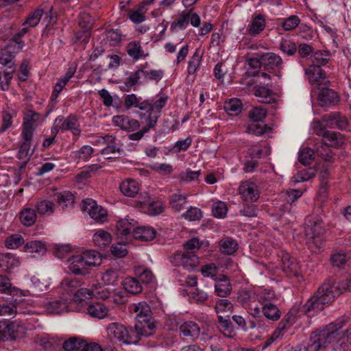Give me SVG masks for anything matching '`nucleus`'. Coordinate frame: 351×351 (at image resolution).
Masks as SVG:
<instances>
[{"label": "nucleus", "mask_w": 351, "mask_h": 351, "mask_svg": "<svg viewBox=\"0 0 351 351\" xmlns=\"http://www.w3.org/2000/svg\"><path fill=\"white\" fill-rule=\"evenodd\" d=\"M40 114L35 111L29 110L23 119L21 134H28L33 136L34 131V124L40 119Z\"/></svg>", "instance_id": "5701e85b"}, {"label": "nucleus", "mask_w": 351, "mask_h": 351, "mask_svg": "<svg viewBox=\"0 0 351 351\" xmlns=\"http://www.w3.org/2000/svg\"><path fill=\"white\" fill-rule=\"evenodd\" d=\"M219 251L226 255H232L238 250L237 241L229 237H223L218 243Z\"/></svg>", "instance_id": "b1692460"}, {"label": "nucleus", "mask_w": 351, "mask_h": 351, "mask_svg": "<svg viewBox=\"0 0 351 351\" xmlns=\"http://www.w3.org/2000/svg\"><path fill=\"white\" fill-rule=\"evenodd\" d=\"M348 260V254L343 250H335L332 252L330 257V262L332 266L339 269L345 268Z\"/></svg>", "instance_id": "393cba45"}, {"label": "nucleus", "mask_w": 351, "mask_h": 351, "mask_svg": "<svg viewBox=\"0 0 351 351\" xmlns=\"http://www.w3.org/2000/svg\"><path fill=\"white\" fill-rule=\"evenodd\" d=\"M314 152L313 149L305 147L301 149L299 152L298 160L304 165H308L311 163L313 157Z\"/></svg>", "instance_id": "69168bd1"}, {"label": "nucleus", "mask_w": 351, "mask_h": 351, "mask_svg": "<svg viewBox=\"0 0 351 351\" xmlns=\"http://www.w3.org/2000/svg\"><path fill=\"white\" fill-rule=\"evenodd\" d=\"M54 204L51 201L42 200L38 202L36 205V210L40 215H51L54 212Z\"/></svg>", "instance_id": "bf43d9fd"}, {"label": "nucleus", "mask_w": 351, "mask_h": 351, "mask_svg": "<svg viewBox=\"0 0 351 351\" xmlns=\"http://www.w3.org/2000/svg\"><path fill=\"white\" fill-rule=\"evenodd\" d=\"M279 49L283 53L289 56H293L297 51L295 43L287 39H282Z\"/></svg>", "instance_id": "4d7b16f0"}, {"label": "nucleus", "mask_w": 351, "mask_h": 351, "mask_svg": "<svg viewBox=\"0 0 351 351\" xmlns=\"http://www.w3.org/2000/svg\"><path fill=\"white\" fill-rule=\"evenodd\" d=\"M202 58V53H201L199 49H197L188 63L187 71L189 75L195 73L200 65Z\"/></svg>", "instance_id": "8fccbe9b"}, {"label": "nucleus", "mask_w": 351, "mask_h": 351, "mask_svg": "<svg viewBox=\"0 0 351 351\" xmlns=\"http://www.w3.org/2000/svg\"><path fill=\"white\" fill-rule=\"evenodd\" d=\"M156 237V231L151 227H136L134 230V238L141 241H152Z\"/></svg>", "instance_id": "cd10ccee"}, {"label": "nucleus", "mask_w": 351, "mask_h": 351, "mask_svg": "<svg viewBox=\"0 0 351 351\" xmlns=\"http://www.w3.org/2000/svg\"><path fill=\"white\" fill-rule=\"evenodd\" d=\"M322 134H320L324 138H327L330 142V146L334 147H340L341 145L344 143V138L343 136L337 132H332V131H324V130Z\"/></svg>", "instance_id": "37998d69"}, {"label": "nucleus", "mask_w": 351, "mask_h": 351, "mask_svg": "<svg viewBox=\"0 0 351 351\" xmlns=\"http://www.w3.org/2000/svg\"><path fill=\"white\" fill-rule=\"evenodd\" d=\"M126 51L129 56L135 61L145 56L140 41L129 43L126 46Z\"/></svg>", "instance_id": "c9c22d12"}, {"label": "nucleus", "mask_w": 351, "mask_h": 351, "mask_svg": "<svg viewBox=\"0 0 351 351\" xmlns=\"http://www.w3.org/2000/svg\"><path fill=\"white\" fill-rule=\"evenodd\" d=\"M193 10V9H190L188 12H182L180 16V18L173 21L171 25V31L174 32L177 27H180L181 29H184L186 28L189 24V20L190 17V13Z\"/></svg>", "instance_id": "603ef678"}, {"label": "nucleus", "mask_w": 351, "mask_h": 351, "mask_svg": "<svg viewBox=\"0 0 351 351\" xmlns=\"http://www.w3.org/2000/svg\"><path fill=\"white\" fill-rule=\"evenodd\" d=\"M82 211H87L89 216L97 222L103 223L107 219V211L93 199H84L81 206Z\"/></svg>", "instance_id": "0eeeda50"}, {"label": "nucleus", "mask_w": 351, "mask_h": 351, "mask_svg": "<svg viewBox=\"0 0 351 351\" xmlns=\"http://www.w3.org/2000/svg\"><path fill=\"white\" fill-rule=\"evenodd\" d=\"M107 331L110 337L127 344L136 343L142 337L134 326L126 328L119 323H111L107 327Z\"/></svg>", "instance_id": "20e7f679"}, {"label": "nucleus", "mask_w": 351, "mask_h": 351, "mask_svg": "<svg viewBox=\"0 0 351 351\" xmlns=\"http://www.w3.org/2000/svg\"><path fill=\"white\" fill-rule=\"evenodd\" d=\"M134 311L136 313V322L135 328L142 337L153 335L156 331V322L152 316L150 306L146 302H141L134 306Z\"/></svg>", "instance_id": "f03ea898"}, {"label": "nucleus", "mask_w": 351, "mask_h": 351, "mask_svg": "<svg viewBox=\"0 0 351 351\" xmlns=\"http://www.w3.org/2000/svg\"><path fill=\"white\" fill-rule=\"evenodd\" d=\"M96 254L94 251L84 254V255L73 256L69 259V270L78 275H86L89 273V267L95 266L98 263L95 261Z\"/></svg>", "instance_id": "423d86ee"}, {"label": "nucleus", "mask_w": 351, "mask_h": 351, "mask_svg": "<svg viewBox=\"0 0 351 351\" xmlns=\"http://www.w3.org/2000/svg\"><path fill=\"white\" fill-rule=\"evenodd\" d=\"M21 136L23 141L19 146L17 154V158L19 160L29 158V148L33 138V136H29L28 134H21Z\"/></svg>", "instance_id": "79ce46f5"}, {"label": "nucleus", "mask_w": 351, "mask_h": 351, "mask_svg": "<svg viewBox=\"0 0 351 351\" xmlns=\"http://www.w3.org/2000/svg\"><path fill=\"white\" fill-rule=\"evenodd\" d=\"M263 69L269 73H279L284 65L282 58L272 52L262 53Z\"/></svg>", "instance_id": "9b49d317"}, {"label": "nucleus", "mask_w": 351, "mask_h": 351, "mask_svg": "<svg viewBox=\"0 0 351 351\" xmlns=\"http://www.w3.org/2000/svg\"><path fill=\"white\" fill-rule=\"evenodd\" d=\"M158 119V116H154L153 118H150V120L145 126L142 128L141 130L136 132L129 134L128 138L132 141H139L143 137L145 134L149 132L151 129L156 126Z\"/></svg>", "instance_id": "e433bc0d"}, {"label": "nucleus", "mask_w": 351, "mask_h": 351, "mask_svg": "<svg viewBox=\"0 0 351 351\" xmlns=\"http://www.w3.org/2000/svg\"><path fill=\"white\" fill-rule=\"evenodd\" d=\"M330 284L325 281L317 289L316 293L308 300L302 307L303 312L308 316H313L315 313L324 309L326 306L331 304L337 298Z\"/></svg>", "instance_id": "f257e3e1"}, {"label": "nucleus", "mask_w": 351, "mask_h": 351, "mask_svg": "<svg viewBox=\"0 0 351 351\" xmlns=\"http://www.w3.org/2000/svg\"><path fill=\"white\" fill-rule=\"evenodd\" d=\"M26 332V327L20 321H0V342L23 338Z\"/></svg>", "instance_id": "39448f33"}, {"label": "nucleus", "mask_w": 351, "mask_h": 351, "mask_svg": "<svg viewBox=\"0 0 351 351\" xmlns=\"http://www.w3.org/2000/svg\"><path fill=\"white\" fill-rule=\"evenodd\" d=\"M135 274L138 277L137 278L143 284H149L154 280V274L152 271L143 267H138L134 269Z\"/></svg>", "instance_id": "49530a36"}, {"label": "nucleus", "mask_w": 351, "mask_h": 351, "mask_svg": "<svg viewBox=\"0 0 351 351\" xmlns=\"http://www.w3.org/2000/svg\"><path fill=\"white\" fill-rule=\"evenodd\" d=\"M301 20L296 15H291L284 19L281 26L285 31H292L300 23Z\"/></svg>", "instance_id": "0e129e2a"}, {"label": "nucleus", "mask_w": 351, "mask_h": 351, "mask_svg": "<svg viewBox=\"0 0 351 351\" xmlns=\"http://www.w3.org/2000/svg\"><path fill=\"white\" fill-rule=\"evenodd\" d=\"M102 138L105 141L106 143H108L109 145L101 150V154L105 156H109L117 152H120V147L116 145L115 144V136L107 134L104 137H102Z\"/></svg>", "instance_id": "de8ad7c7"}, {"label": "nucleus", "mask_w": 351, "mask_h": 351, "mask_svg": "<svg viewBox=\"0 0 351 351\" xmlns=\"http://www.w3.org/2000/svg\"><path fill=\"white\" fill-rule=\"evenodd\" d=\"M239 192L243 200L245 202H256L260 197L257 185L252 182L245 181L239 187Z\"/></svg>", "instance_id": "4468645a"}, {"label": "nucleus", "mask_w": 351, "mask_h": 351, "mask_svg": "<svg viewBox=\"0 0 351 351\" xmlns=\"http://www.w3.org/2000/svg\"><path fill=\"white\" fill-rule=\"evenodd\" d=\"M217 319L219 330L225 337L234 338L236 336V332L234 327L230 319V315H219Z\"/></svg>", "instance_id": "aec40b11"}, {"label": "nucleus", "mask_w": 351, "mask_h": 351, "mask_svg": "<svg viewBox=\"0 0 351 351\" xmlns=\"http://www.w3.org/2000/svg\"><path fill=\"white\" fill-rule=\"evenodd\" d=\"M322 130L326 127L345 130L349 126L347 118L339 112H332L330 114H324L322 117Z\"/></svg>", "instance_id": "6e6552de"}, {"label": "nucleus", "mask_w": 351, "mask_h": 351, "mask_svg": "<svg viewBox=\"0 0 351 351\" xmlns=\"http://www.w3.org/2000/svg\"><path fill=\"white\" fill-rule=\"evenodd\" d=\"M324 232V223L320 217H309L307 219L305 234L306 237L312 239L317 245H318V242L321 244V241L317 239H319V236L323 234Z\"/></svg>", "instance_id": "9d476101"}, {"label": "nucleus", "mask_w": 351, "mask_h": 351, "mask_svg": "<svg viewBox=\"0 0 351 351\" xmlns=\"http://www.w3.org/2000/svg\"><path fill=\"white\" fill-rule=\"evenodd\" d=\"M86 346V341L77 337H71L63 343L64 351H82Z\"/></svg>", "instance_id": "f704fd0d"}, {"label": "nucleus", "mask_w": 351, "mask_h": 351, "mask_svg": "<svg viewBox=\"0 0 351 351\" xmlns=\"http://www.w3.org/2000/svg\"><path fill=\"white\" fill-rule=\"evenodd\" d=\"M19 51H16V48L12 44L6 45L0 51V64L7 66L8 68H13L14 63L13 59L14 54Z\"/></svg>", "instance_id": "412c9836"}, {"label": "nucleus", "mask_w": 351, "mask_h": 351, "mask_svg": "<svg viewBox=\"0 0 351 351\" xmlns=\"http://www.w3.org/2000/svg\"><path fill=\"white\" fill-rule=\"evenodd\" d=\"M180 332L184 337L194 341L197 339L200 335V328L199 325L193 321L184 322L180 326Z\"/></svg>", "instance_id": "4be33fe9"}, {"label": "nucleus", "mask_w": 351, "mask_h": 351, "mask_svg": "<svg viewBox=\"0 0 351 351\" xmlns=\"http://www.w3.org/2000/svg\"><path fill=\"white\" fill-rule=\"evenodd\" d=\"M255 95L260 98L259 101L264 104H271L274 101L272 91L266 87H259L256 90Z\"/></svg>", "instance_id": "864d4df0"}, {"label": "nucleus", "mask_w": 351, "mask_h": 351, "mask_svg": "<svg viewBox=\"0 0 351 351\" xmlns=\"http://www.w3.org/2000/svg\"><path fill=\"white\" fill-rule=\"evenodd\" d=\"M54 196L56 197L57 203L62 208V209L73 207L75 197L71 192L65 191L60 193H56Z\"/></svg>", "instance_id": "c85d7f7f"}, {"label": "nucleus", "mask_w": 351, "mask_h": 351, "mask_svg": "<svg viewBox=\"0 0 351 351\" xmlns=\"http://www.w3.org/2000/svg\"><path fill=\"white\" fill-rule=\"evenodd\" d=\"M329 86H322L317 88L320 91L318 95V101L320 106L336 105L339 101V95L334 90L329 88Z\"/></svg>", "instance_id": "2eb2a0df"}, {"label": "nucleus", "mask_w": 351, "mask_h": 351, "mask_svg": "<svg viewBox=\"0 0 351 351\" xmlns=\"http://www.w3.org/2000/svg\"><path fill=\"white\" fill-rule=\"evenodd\" d=\"M341 328V324L333 323V329L337 335L332 342V351H348L351 348V337L346 330L340 335L339 330Z\"/></svg>", "instance_id": "f8f14e48"}, {"label": "nucleus", "mask_w": 351, "mask_h": 351, "mask_svg": "<svg viewBox=\"0 0 351 351\" xmlns=\"http://www.w3.org/2000/svg\"><path fill=\"white\" fill-rule=\"evenodd\" d=\"M174 258L189 271L195 269L199 265V258L191 252H178L175 254Z\"/></svg>", "instance_id": "dca6fc26"}, {"label": "nucleus", "mask_w": 351, "mask_h": 351, "mask_svg": "<svg viewBox=\"0 0 351 351\" xmlns=\"http://www.w3.org/2000/svg\"><path fill=\"white\" fill-rule=\"evenodd\" d=\"M104 282L108 285H116L119 280V271L116 269H108L101 277Z\"/></svg>", "instance_id": "052dcab7"}, {"label": "nucleus", "mask_w": 351, "mask_h": 351, "mask_svg": "<svg viewBox=\"0 0 351 351\" xmlns=\"http://www.w3.org/2000/svg\"><path fill=\"white\" fill-rule=\"evenodd\" d=\"M87 313L92 317L98 319L104 318L108 313V308L101 302H95L87 307Z\"/></svg>", "instance_id": "c756f323"}, {"label": "nucleus", "mask_w": 351, "mask_h": 351, "mask_svg": "<svg viewBox=\"0 0 351 351\" xmlns=\"http://www.w3.org/2000/svg\"><path fill=\"white\" fill-rule=\"evenodd\" d=\"M262 313L268 319L278 321L281 316V311L278 306L270 302H266L262 306Z\"/></svg>", "instance_id": "473e14b6"}, {"label": "nucleus", "mask_w": 351, "mask_h": 351, "mask_svg": "<svg viewBox=\"0 0 351 351\" xmlns=\"http://www.w3.org/2000/svg\"><path fill=\"white\" fill-rule=\"evenodd\" d=\"M24 251L27 253H35L40 256L45 254L47 249L45 245L40 241H31L25 243Z\"/></svg>", "instance_id": "a19ab883"}, {"label": "nucleus", "mask_w": 351, "mask_h": 351, "mask_svg": "<svg viewBox=\"0 0 351 351\" xmlns=\"http://www.w3.org/2000/svg\"><path fill=\"white\" fill-rule=\"evenodd\" d=\"M28 27H23L10 40V44L16 47V51H21L23 48L24 42L22 40V38L28 32Z\"/></svg>", "instance_id": "680f3d73"}, {"label": "nucleus", "mask_w": 351, "mask_h": 351, "mask_svg": "<svg viewBox=\"0 0 351 351\" xmlns=\"http://www.w3.org/2000/svg\"><path fill=\"white\" fill-rule=\"evenodd\" d=\"M44 14V10L41 8H38L34 12H32L26 19L23 25H28L29 27H36L40 21L42 16Z\"/></svg>", "instance_id": "e2e57ef3"}, {"label": "nucleus", "mask_w": 351, "mask_h": 351, "mask_svg": "<svg viewBox=\"0 0 351 351\" xmlns=\"http://www.w3.org/2000/svg\"><path fill=\"white\" fill-rule=\"evenodd\" d=\"M36 210L31 208H24L19 213V219L23 225L32 226L36 221Z\"/></svg>", "instance_id": "4c0bfd02"}, {"label": "nucleus", "mask_w": 351, "mask_h": 351, "mask_svg": "<svg viewBox=\"0 0 351 351\" xmlns=\"http://www.w3.org/2000/svg\"><path fill=\"white\" fill-rule=\"evenodd\" d=\"M144 69H138L132 73L124 82L123 86H121L123 91L129 92L133 86L140 84L139 80L143 77Z\"/></svg>", "instance_id": "7c9ffc66"}, {"label": "nucleus", "mask_w": 351, "mask_h": 351, "mask_svg": "<svg viewBox=\"0 0 351 351\" xmlns=\"http://www.w3.org/2000/svg\"><path fill=\"white\" fill-rule=\"evenodd\" d=\"M330 56L331 54L328 50H317L313 53L312 64L318 65L322 68L329 62Z\"/></svg>", "instance_id": "a18cd8bd"}, {"label": "nucleus", "mask_w": 351, "mask_h": 351, "mask_svg": "<svg viewBox=\"0 0 351 351\" xmlns=\"http://www.w3.org/2000/svg\"><path fill=\"white\" fill-rule=\"evenodd\" d=\"M186 203V197L180 193H173L170 197L171 206L176 211L183 209Z\"/></svg>", "instance_id": "6e6d98bb"}, {"label": "nucleus", "mask_w": 351, "mask_h": 351, "mask_svg": "<svg viewBox=\"0 0 351 351\" xmlns=\"http://www.w3.org/2000/svg\"><path fill=\"white\" fill-rule=\"evenodd\" d=\"M328 281L330 284L332 289L334 291L333 293L336 295L337 297L339 296L344 291H351V278L339 282L330 278Z\"/></svg>", "instance_id": "2f4dec72"}, {"label": "nucleus", "mask_w": 351, "mask_h": 351, "mask_svg": "<svg viewBox=\"0 0 351 351\" xmlns=\"http://www.w3.org/2000/svg\"><path fill=\"white\" fill-rule=\"evenodd\" d=\"M266 26L265 19L263 14H258L251 22L247 32L251 36H256L264 30Z\"/></svg>", "instance_id": "a878e982"}, {"label": "nucleus", "mask_w": 351, "mask_h": 351, "mask_svg": "<svg viewBox=\"0 0 351 351\" xmlns=\"http://www.w3.org/2000/svg\"><path fill=\"white\" fill-rule=\"evenodd\" d=\"M232 303L228 299H219L218 300L214 306L217 316L222 315L221 313L226 312H232L233 310Z\"/></svg>", "instance_id": "5fc2aeb1"}, {"label": "nucleus", "mask_w": 351, "mask_h": 351, "mask_svg": "<svg viewBox=\"0 0 351 351\" xmlns=\"http://www.w3.org/2000/svg\"><path fill=\"white\" fill-rule=\"evenodd\" d=\"M215 281V293L217 296L226 298L231 293L232 284L227 276L221 275Z\"/></svg>", "instance_id": "f3484780"}, {"label": "nucleus", "mask_w": 351, "mask_h": 351, "mask_svg": "<svg viewBox=\"0 0 351 351\" xmlns=\"http://www.w3.org/2000/svg\"><path fill=\"white\" fill-rule=\"evenodd\" d=\"M282 270L289 277H298L300 275V265L296 260L289 254L282 256Z\"/></svg>", "instance_id": "a211bd4d"}, {"label": "nucleus", "mask_w": 351, "mask_h": 351, "mask_svg": "<svg viewBox=\"0 0 351 351\" xmlns=\"http://www.w3.org/2000/svg\"><path fill=\"white\" fill-rule=\"evenodd\" d=\"M121 193L128 197H134L139 191L138 183L133 179L123 181L119 186Z\"/></svg>", "instance_id": "bb28decb"}, {"label": "nucleus", "mask_w": 351, "mask_h": 351, "mask_svg": "<svg viewBox=\"0 0 351 351\" xmlns=\"http://www.w3.org/2000/svg\"><path fill=\"white\" fill-rule=\"evenodd\" d=\"M110 234L104 230L96 232L93 236V242L95 246L99 248H105L111 242Z\"/></svg>", "instance_id": "58836bf2"}, {"label": "nucleus", "mask_w": 351, "mask_h": 351, "mask_svg": "<svg viewBox=\"0 0 351 351\" xmlns=\"http://www.w3.org/2000/svg\"><path fill=\"white\" fill-rule=\"evenodd\" d=\"M266 115L267 111L265 109L261 107H255L249 112L248 117L252 122H259L263 121V120Z\"/></svg>", "instance_id": "774afa93"}, {"label": "nucleus", "mask_w": 351, "mask_h": 351, "mask_svg": "<svg viewBox=\"0 0 351 351\" xmlns=\"http://www.w3.org/2000/svg\"><path fill=\"white\" fill-rule=\"evenodd\" d=\"M304 71L311 85L315 86L317 88L323 85H330V80L326 77L324 70L318 65L311 64L305 69Z\"/></svg>", "instance_id": "1a4fd4ad"}, {"label": "nucleus", "mask_w": 351, "mask_h": 351, "mask_svg": "<svg viewBox=\"0 0 351 351\" xmlns=\"http://www.w3.org/2000/svg\"><path fill=\"white\" fill-rule=\"evenodd\" d=\"M66 302L64 300H53L45 305L46 311L49 314H60L67 308Z\"/></svg>", "instance_id": "ea45409f"}, {"label": "nucleus", "mask_w": 351, "mask_h": 351, "mask_svg": "<svg viewBox=\"0 0 351 351\" xmlns=\"http://www.w3.org/2000/svg\"><path fill=\"white\" fill-rule=\"evenodd\" d=\"M20 265L18 257L11 253H3L0 254V268L7 273L12 272V269Z\"/></svg>", "instance_id": "6ab92c4d"}, {"label": "nucleus", "mask_w": 351, "mask_h": 351, "mask_svg": "<svg viewBox=\"0 0 351 351\" xmlns=\"http://www.w3.org/2000/svg\"><path fill=\"white\" fill-rule=\"evenodd\" d=\"M271 130L264 121L252 122L247 127V132L256 136L263 135Z\"/></svg>", "instance_id": "09e8293b"}, {"label": "nucleus", "mask_w": 351, "mask_h": 351, "mask_svg": "<svg viewBox=\"0 0 351 351\" xmlns=\"http://www.w3.org/2000/svg\"><path fill=\"white\" fill-rule=\"evenodd\" d=\"M316 170L314 168H308L300 171L293 179L295 182H304L310 180L315 176Z\"/></svg>", "instance_id": "338daca9"}, {"label": "nucleus", "mask_w": 351, "mask_h": 351, "mask_svg": "<svg viewBox=\"0 0 351 351\" xmlns=\"http://www.w3.org/2000/svg\"><path fill=\"white\" fill-rule=\"evenodd\" d=\"M337 332L333 329V323L326 325L322 328L313 331L309 337L308 343L304 347L306 351H321L328 345H332Z\"/></svg>", "instance_id": "7ed1b4c3"}, {"label": "nucleus", "mask_w": 351, "mask_h": 351, "mask_svg": "<svg viewBox=\"0 0 351 351\" xmlns=\"http://www.w3.org/2000/svg\"><path fill=\"white\" fill-rule=\"evenodd\" d=\"M242 108V104L240 99L234 98L226 101L224 104L226 112L230 115H237Z\"/></svg>", "instance_id": "3c124183"}, {"label": "nucleus", "mask_w": 351, "mask_h": 351, "mask_svg": "<svg viewBox=\"0 0 351 351\" xmlns=\"http://www.w3.org/2000/svg\"><path fill=\"white\" fill-rule=\"evenodd\" d=\"M135 228L134 224L129 222L127 219H122L117 223V232L120 237L132 234L134 237V230Z\"/></svg>", "instance_id": "c03bdc74"}, {"label": "nucleus", "mask_w": 351, "mask_h": 351, "mask_svg": "<svg viewBox=\"0 0 351 351\" xmlns=\"http://www.w3.org/2000/svg\"><path fill=\"white\" fill-rule=\"evenodd\" d=\"M24 243L23 237L19 234H11L5 241V245L9 249H16Z\"/></svg>", "instance_id": "13d9d810"}, {"label": "nucleus", "mask_w": 351, "mask_h": 351, "mask_svg": "<svg viewBox=\"0 0 351 351\" xmlns=\"http://www.w3.org/2000/svg\"><path fill=\"white\" fill-rule=\"evenodd\" d=\"M55 121L56 124H59L61 131L70 130L74 136H79L81 133L78 119L74 114H69L66 118L58 116Z\"/></svg>", "instance_id": "ddd939ff"}, {"label": "nucleus", "mask_w": 351, "mask_h": 351, "mask_svg": "<svg viewBox=\"0 0 351 351\" xmlns=\"http://www.w3.org/2000/svg\"><path fill=\"white\" fill-rule=\"evenodd\" d=\"M122 285L125 291L134 295L140 293L143 291V285L137 278L127 277Z\"/></svg>", "instance_id": "72a5a7b5"}]
</instances>
